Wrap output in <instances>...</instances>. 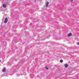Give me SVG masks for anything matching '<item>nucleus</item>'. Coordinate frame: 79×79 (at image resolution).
Listing matches in <instances>:
<instances>
[{"label":"nucleus","instance_id":"f257e3e1","mask_svg":"<svg viewBox=\"0 0 79 79\" xmlns=\"http://www.w3.org/2000/svg\"><path fill=\"white\" fill-rule=\"evenodd\" d=\"M8 21V18H6L5 19V20H4V23H6Z\"/></svg>","mask_w":79,"mask_h":79},{"label":"nucleus","instance_id":"f03ea898","mask_svg":"<svg viewBox=\"0 0 79 79\" xmlns=\"http://www.w3.org/2000/svg\"><path fill=\"white\" fill-rule=\"evenodd\" d=\"M71 35H72V34L71 33L68 34V35H67L68 37H70V36H71Z\"/></svg>","mask_w":79,"mask_h":79},{"label":"nucleus","instance_id":"7ed1b4c3","mask_svg":"<svg viewBox=\"0 0 79 79\" xmlns=\"http://www.w3.org/2000/svg\"><path fill=\"white\" fill-rule=\"evenodd\" d=\"M48 4H49L48 2H47L46 5V7H47V6H48Z\"/></svg>","mask_w":79,"mask_h":79},{"label":"nucleus","instance_id":"20e7f679","mask_svg":"<svg viewBox=\"0 0 79 79\" xmlns=\"http://www.w3.org/2000/svg\"><path fill=\"white\" fill-rule=\"evenodd\" d=\"M6 5H5V4H4L3 5V7L4 8H6Z\"/></svg>","mask_w":79,"mask_h":79},{"label":"nucleus","instance_id":"39448f33","mask_svg":"<svg viewBox=\"0 0 79 79\" xmlns=\"http://www.w3.org/2000/svg\"><path fill=\"white\" fill-rule=\"evenodd\" d=\"M5 71H6V69H5V68H4L3 69V72H5Z\"/></svg>","mask_w":79,"mask_h":79},{"label":"nucleus","instance_id":"423d86ee","mask_svg":"<svg viewBox=\"0 0 79 79\" xmlns=\"http://www.w3.org/2000/svg\"><path fill=\"white\" fill-rule=\"evenodd\" d=\"M68 64H66L65 65V68H68Z\"/></svg>","mask_w":79,"mask_h":79},{"label":"nucleus","instance_id":"0eeeda50","mask_svg":"<svg viewBox=\"0 0 79 79\" xmlns=\"http://www.w3.org/2000/svg\"><path fill=\"white\" fill-rule=\"evenodd\" d=\"M63 60H60V63H63Z\"/></svg>","mask_w":79,"mask_h":79},{"label":"nucleus","instance_id":"6e6552de","mask_svg":"<svg viewBox=\"0 0 79 79\" xmlns=\"http://www.w3.org/2000/svg\"><path fill=\"white\" fill-rule=\"evenodd\" d=\"M46 69H48V67H46Z\"/></svg>","mask_w":79,"mask_h":79},{"label":"nucleus","instance_id":"1a4fd4ad","mask_svg":"<svg viewBox=\"0 0 79 79\" xmlns=\"http://www.w3.org/2000/svg\"><path fill=\"white\" fill-rule=\"evenodd\" d=\"M73 1V0H70V1L71 2H72Z\"/></svg>","mask_w":79,"mask_h":79},{"label":"nucleus","instance_id":"9d476101","mask_svg":"<svg viewBox=\"0 0 79 79\" xmlns=\"http://www.w3.org/2000/svg\"><path fill=\"white\" fill-rule=\"evenodd\" d=\"M77 45H79V42L77 43Z\"/></svg>","mask_w":79,"mask_h":79},{"label":"nucleus","instance_id":"9b49d317","mask_svg":"<svg viewBox=\"0 0 79 79\" xmlns=\"http://www.w3.org/2000/svg\"><path fill=\"white\" fill-rule=\"evenodd\" d=\"M4 76V74H3L2 75V76Z\"/></svg>","mask_w":79,"mask_h":79}]
</instances>
